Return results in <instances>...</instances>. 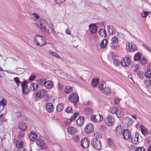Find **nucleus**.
<instances>
[{"mask_svg": "<svg viewBox=\"0 0 151 151\" xmlns=\"http://www.w3.org/2000/svg\"><path fill=\"white\" fill-rule=\"evenodd\" d=\"M33 41L37 46H43L45 43L44 37L39 35H36L35 36Z\"/></svg>", "mask_w": 151, "mask_h": 151, "instance_id": "f257e3e1", "label": "nucleus"}, {"mask_svg": "<svg viewBox=\"0 0 151 151\" xmlns=\"http://www.w3.org/2000/svg\"><path fill=\"white\" fill-rule=\"evenodd\" d=\"M47 93V91L44 89L38 90L36 95L35 100L37 101L40 100L41 98L46 96Z\"/></svg>", "mask_w": 151, "mask_h": 151, "instance_id": "f03ea898", "label": "nucleus"}, {"mask_svg": "<svg viewBox=\"0 0 151 151\" xmlns=\"http://www.w3.org/2000/svg\"><path fill=\"white\" fill-rule=\"evenodd\" d=\"M91 144L93 147L96 150H99L101 149L102 145L100 139L94 138L92 140Z\"/></svg>", "mask_w": 151, "mask_h": 151, "instance_id": "7ed1b4c3", "label": "nucleus"}, {"mask_svg": "<svg viewBox=\"0 0 151 151\" xmlns=\"http://www.w3.org/2000/svg\"><path fill=\"white\" fill-rule=\"evenodd\" d=\"M126 48L130 52H134L137 50L136 45L131 42H127L126 43Z\"/></svg>", "mask_w": 151, "mask_h": 151, "instance_id": "20e7f679", "label": "nucleus"}, {"mask_svg": "<svg viewBox=\"0 0 151 151\" xmlns=\"http://www.w3.org/2000/svg\"><path fill=\"white\" fill-rule=\"evenodd\" d=\"M111 44L110 45L111 48L113 49H116L119 47V45L117 43L119 41L118 38L116 36H114L111 39Z\"/></svg>", "mask_w": 151, "mask_h": 151, "instance_id": "39448f33", "label": "nucleus"}, {"mask_svg": "<svg viewBox=\"0 0 151 151\" xmlns=\"http://www.w3.org/2000/svg\"><path fill=\"white\" fill-rule=\"evenodd\" d=\"M91 120L94 122H101L103 119L102 116L100 114H92L90 116Z\"/></svg>", "mask_w": 151, "mask_h": 151, "instance_id": "423d86ee", "label": "nucleus"}, {"mask_svg": "<svg viewBox=\"0 0 151 151\" xmlns=\"http://www.w3.org/2000/svg\"><path fill=\"white\" fill-rule=\"evenodd\" d=\"M133 120L129 117H125L122 120V124L125 127H128L132 124Z\"/></svg>", "mask_w": 151, "mask_h": 151, "instance_id": "0eeeda50", "label": "nucleus"}, {"mask_svg": "<svg viewBox=\"0 0 151 151\" xmlns=\"http://www.w3.org/2000/svg\"><path fill=\"white\" fill-rule=\"evenodd\" d=\"M69 99L72 102H76L79 100V96L76 93L71 94L69 96Z\"/></svg>", "mask_w": 151, "mask_h": 151, "instance_id": "6e6552de", "label": "nucleus"}, {"mask_svg": "<svg viewBox=\"0 0 151 151\" xmlns=\"http://www.w3.org/2000/svg\"><path fill=\"white\" fill-rule=\"evenodd\" d=\"M81 145L82 147L84 148H86L90 145V142L87 138H84L82 139L81 141Z\"/></svg>", "mask_w": 151, "mask_h": 151, "instance_id": "1a4fd4ad", "label": "nucleus"}, {"mask_svg": "<svg viewBox=\"0 0 151 151\" xmlns=\"http://www.w3.org/2000/svg\"><path fill=\"white\" fill-rule=\"evenodd\" d=\"M105 122L109 126H112L114 123V119L111 116H108L105 119Z\"/></svg>", "mask_w": 151, "mask_h": 151, "instance_id": "9d476101", "label": "nucleus"}, {"mask_svg": "<svg viewBox=\"0 0 151 151\" xmlns=\"http://www.w3.org/2000/svg\"><path fill=\"white\" fill-rule=\"evenodd\" d=\"M94 131L93 126L91 123L87 124L86 127L85 132L87 134H89Z\"/></svg>", "mask_w": 151, "mask_h": 151, "instance_id": "9b49d317", "label": "nucleus"}, {"mask_svg": "<svg viewBox=\"0 0 151 151\" xmlns=\"http://www.w3.org/2000/svg\"><path fill=\"white\" fill-rule=\"evenodd\" d=\"M130 60L128 57H125L122 60L121 63L123 66H127L130 63Z\"/></svg>", "mask_w": 151, "mask_h": 151, "instance_id": "f8f14e48", "label": "nucleus"}, {"mask_svg": "<svg viewBox=\"0 0 151 151\" xmlns=\"http://www.w3.org/2000/svg\"><path fill=\"white\" fill-rule=\"evenodd\" d=\"M21 84L23 94L24 95H26L29 92V90L27 88L26 83L25 82H22Z\"/></svg>", "mask_w": 151, "mask_h": 151, "instance_id": "ddd939ff", "label": "nucleus"}, {"mask_svg": "<svg viewBox=\"0 0 151 151\" xmlns=\"http://www.w3.org/2000/svg\"><path fill=\"white\" fill-rule=\"evenodd\" d=\"M122 134L123 138L125 140L128 139L131 136L129 132L127 129L124 130L122 132Z\"/></svg>", "mask_w": 151, "mask_h": 151, "instance_id": "4468645a", "label": "nucleus"}, {"mask_svg": "<svg viewBox=\"0 0 151 151\" xmlns=\"http://www.w3.org/2000/svg\"><path fill=\"white\" fill-rule=\"evenodd\" d=\"M46 23L43 24L42 22H39L37 24V25L40 28L42 31L43 32H47L48 33L50 34V32L49 31V30L47 29L46 28L45 24Z\"/></svg>", "mask_w": 151, "mask_h": 151, "instance_id": "2eb2a0df", "label": "nucleus"}, {"mask_svg": "<svg viewBox=\"0 0 151 151\" xmlns=\"http://www.w3.org/2000/svg\"><path fill=\"white\" fill-rule=\"evenodd\" d=\"M138 133L135 134L134 135H133L131 137L132 142L134 144H137L139 143L138 141Z\"/></svg>", "mask_w": 151, "mask_h": 151, "instance_id": "dca6fc26", "label": "nucleus"}, {"mask_svg": "<svg viewBox=\"0 0 151 151\" xmlns=\"http://www.w3.org/2000/svg\"><path fill=\"white\" fill-rule=\"evenodd\" d=\"M89 27L91 32L92 34H94L97 31V26L95 24H90Z\"/></svg>", "mask_w": 151, "mask_h": 151, "instance_id": "f3484780", "label": "nucleus"}, {"mask_svg": "<svg viewBox=\"0 0 151 151\" xmlns=\"http://www.w3.org/2000/svg\"><path fill=\"white\" fill-rule=\"evenodd\" d=\"M77 131L76 128L73 127H68L67 129L68 133L71 135H73L75 134Z\"/></svg>", "mask_w": 151, "mask_h": 151, "instance_id": "a211bd4d", "label": "nucleus"}, {"mask_svg": "<svg viewBox=\"0 0 151 151\" xmlns=\"http://www.w3.org/2000/svg\"><path fill=\"white\" fill-rule=\"evenodd\" d=\"M46 109L47 111L49 112H52L54 110V107L52 104L51 103H47L46 104Z\"/></svg>", "mask_w": 151, "mask_h": 151, "instance_id": "6ab92c4d", "label": "nucleus"}, {"mask_svg": "<svg viewBox=\"0 0 151 151\" xmlns=\"http://www.w3.org/2000/svg\"><path fill=\"white\" fill-rule=\"evenodd\" d=\"M85 114L87 115H90L93 113V109L90 107H86L84 109Z\"/></svg>", "mask_w": 151, "mask_h": 151, "instance_id": "aec40b11", "label": "nucleus"}, {"mask_svg": "<svg viewBox=\"0 0 151 151\" xmlns=\"http://www.w3.org/2000/svg\"><path fill=\"white\" fill-rule=\"evenodd\" d=\"M19 129L21 131H25L27 128V125L24 122H21L18 127Z\"/></svg>", "mask_w": 151, "mask_h": 151, "instance_id": "412c9836", "label": "nucleus"}, {"mask_svg": "<svg viewBox=\"0 0 151 151\" xmlns=\"http://www.w3.org/2000/svg\"><path fill=\"white\" fill-rule=\"evenodd\" d=\"M44 86L47 88L50 89L53 87V83L50 81H46L45 82Z\"/></svg>", "mask_w": 151, "mask_h": 151, "instance_id": "4be33fe9", "label": "nucleus"}, {"mask_svg": "<svg viewBox=\"0 0 151 151\" xmlns=\"http://www.w3.org/2000/svg\"><path fill=\"white\" fill-rule=\"evenodd\" d=\"M47 52L49 54L53 57H55L57 59H59L60 57L59 55L56 52H54L52 50H50L47 51Z\"/></svg>", "mask_w": 151, "mask_h": 151, "instance_id": "5701e85b", "label": "nucleus"}, {"mask_svg": "<svg viewBox=\"0 0 151 151\" xmlns=\"http://www.w3.org/2000/svg\"><path fill=\"white\" fill-rule=\"evenodd\" d=\"M29 137L31 141H33L37 139V134L35 132H31L29 134Z\"/></svg>", "mask_w": 151, "mask_h": 151, "instance_id": "b1692460", "label": "nucleus"}, {"mask_svg": "<svg viewBox=\"0 0 151 151\" xmlns=\"http://www.w3.org/2000/svg\"><path fill=\"white\" fill-rule=\"evenodd\" d=\"M107 29L108 30L109 33L110 35H112L115 32L114 28L112 26H108L107 27Z\"/></svg>", "mask_w": 151, "mask_h": 151, "instance_id": "393cba45", "label": "nucleus"}, {"mask_svg": "<svg viewBox=\"0 0 151 151\" xmlns=\"http://www.w3.org/2000/svg\"><path fill=\"white\" fill-rule=\"evenodd\" d=\"M99 34L102 37H106L107 35L105 30L104 29H101L99 31Z\"/></svg>", "mask_w": 151, "mask_h": 151, "instance_id": "a878e982", "label": "nucleus"}, {"mask_svg": "<svg viewBox=\"0 0 151 151\" xmlns=\"http://www.w3.org/2000/svg\"><path fill=\"white\" fill-rule=\"evenodd\" d=\"M141 131L144 136H146L148 134V132L147 129L142 125L140 126Z\"/></svg>", "mask_w": 151, "mask_h": 151, "instance_id": "bb28decb", "label": "nucleus"}, {"mask_svg": "<svg viewBox=\"0 0 151 151\" xmlns=\"http://www.w3.org/2000/svg\"><path fill=\"white\" fill-rule=\"evenodd\" d=\"M38 85L37 84L32 83L30 86V89L33 91H35L38 88Z\"/></svg>", "mask_w": 151, "mask_h": 151, "instance_id": "cd10ccee", "label": "nucleus"}, {"mask_svg": "<svg viewBox=\"0 0 151 151\" xmlns=\"http://www.w3.org/2000/svg\"><path fill=\"white\" fill-rule=\"evenodd\" d=\"M84 118L83 117H80L76 121L77 124L78 126H81L83 124Z\"/></svg>", "mask_w": 151, "mask_h": 151, "instance_id": "c85d7f7f", "label": "nucleus"}, {"mask_svg": "<svg viewBox=\"0 0 151 151\" xmlns=\"http://www.w3.org/2000/svg\"><path fill=\"white\" fill-rule=\"evenodd\" d=\"M123 110L124 108L122 107L119 108L118 109H117V111L116 112V114L118 117L120 118L122 116V111Z\"/></svg>", "mask_w": 151, "mask_h": 151, "instance_id": "c756f323", "label": "nucleus"}, {"mask_svg": "<svg viewBox=\"0 0 151 151\" xmlns=\"http://www.w3.org/2000/svg\"><path fill=\"white\" fill-rule=\"evenodd\" d=\"M122 128L121 125H119L116 128V132L117 134L119 135L122 133Z\"/></svg>", "mask_w": 151, "mask_h": 151, "instance_id": "7c9ffc66", "label": "nucleus"}, {"mask_svg": "<svg viewBox=\"0 0 151 151\" xmlns=\"http://www.w3.org/2000/svg\"><path fill=\"white\" fill-rule=\"evenodd\" d=\"M145 75L147 78H149L151 77V66H149V68L147 70Z\"/></svg>", "mask_w": 151, "mask_h": 151, "instance_id": "2f4dec72", "label": "nucleus"}, {"mask_svg": "<svg viewBox=\"0 0 151 151\" xmlns=\"http://www.w3.org/2000/svg\"><path fill=\"white\" fill-rule=\"evenodd\" d=\"M108 43V42L106 39H104L102 41L100 44V47L102 48H105L106 47Z\"/></svg>", "mask_w": 151, "mask_h": 151, "instance_id": "473e14b6", "label": "nucleus"}, {"mask_svg": "<svg viewBox=\"0 0 151 151\" xmlns=\"http://www.w3.org/2000/svg\"><path fill=\"white\" fill-rule=\"evenodd\" d=\"M46 81V80L45 78H41L38 80L37 82L38 84L42 86H44Z\"/></svg>", "mask_w": 151, "mask_h": 151, "instance_id": "72a5a7b5", "label": "nucleus"}, {"mask_svg": "<svg viewBox=\"0 0 151 151\" xmlns=\"http://www.w3.org/2000/svg\"><path fill=\"white\" fill-rule=\"evenodd\" d=\"M144 84L148 88L150 87L151 88V78L150 80H146L144 81Z\"/></svg>", "mask_w": 151, "mask_h": 151, "instance_id": "f704fd0d", "label": "nucleus"}, {"mask_svg": "<svg viewBox=\"0 0 151 151\" xmlns=\"http://www.w3.org/2000/svg\"><path fill=\"white\" fill-rule=\"evenodd\" d=\"M99 80L98 79H94L91 81V85L93 87H95L97 85Z\"/></svg>", "mask_w": 151, "mask_h": 151, "instance_id": "c9c22d12", "label": "nucleus"}, {"mask_svg": "<svg viewBox=\"0 0 151 151\" xmlns=\"http://www.w3.org/2000/svg\"><path fill=\"white\" fill-rule=\"evenodd\" d=\"M23 145V142L21 140H18L16 144V146L19 149L20 148H22V146Z\"/></svg>", "mask_w": 151, "mask_h": 151, "instance_id": "e433bc0d", "label": "nucleus"}, {"mask_svg": "<svg viewBox=\"0 0 151 151\" xmlns=\"http://www.w3.org/2000/svg\"><path fill=\"white\" fill-rule=\"evenodd\" d=\"M64 106L62 104H58L57 106L56 110L58 112L61 111L63 109Z\"/></svg>", "mask_w": 151, "mask_h": 151, "instance_id": "4c0bfd02", "label": "nucleus"}, {"mask_svg": "<svg viewBox=\"0 0 151 151\" xmlns=\"http://www.w3.org/2000/svg\"><path fill=\"white\" fill-rule=\"evenodd\" d=\"M111 92V89L108 87L105 88L104 90L103 93L106 95H109Z\"/></svg>", "mask_w": 151, "mask_h": 151, "instance_id": "58836bf2", "label": "nucleus"}, {"mask_svg": "<svg viewBox=\"0 0 151 151\" xmlns=\"http://www.w3.org/2000/svg\"><path fill=\"white\" fill-rule=\"evenodd\" d=\"M73 89L72 87L70 86H67L65 90V92L67 93H70Z\"/></svg>", "mask_w": 151, "mask_h": 151, "instance_id": "ea45409f", "label": "nucleus"}, {"mask_svg": "<svg viewBox=\"0 0 151 151\" xmlns=\"http://www.w3.org/2000/svg\"><path fill=\"white\" fill-rule=\"evenodd\" d=\"M94 136L95 137V138H97L100 139H99L102 137V134L98 132H95L94 133Z\"/></svg>", "mask_w": 151, "mask_h": 151, "instance_id": "a19ab883", "label": "nucleus"}, {"mask_svg": "<svg viewBox=\"0 0 151 151\" xmlns=\"http://www.w3.org/2000/svg\"><path fill=\"white\" fill-rule=\"evenodd\" d=\"M140 54L139 52H138L134 56V60L135 61H138L141 58Z\"/></svg>", "mask_w": 151, "mask_h": 151, "instance_id": "79ce46f5", "label": "nucleus"}, {"mask_svg": "<svg viewBox=\"0 0 151 151\" xmlns=\"http://www.w3.org/2000/svg\"><path fill=\"white\" fill-rule=\"evenodd\" d=\"M117 111V108L116 107H111L109 110V111L112 114L116 113V112Z\"/></svg>", "mask_w": 151, "mask_h": 151, "instance_id": "37998d69", "label": "nucleus"}, {"mask_svg": "<svg viewBox=\"0 0 151 151\" xmlns=\"http://www.w3.org/2000/svg\"><path fill=\"white\" fill-rule=\"evenodd\" d=\"M36 143L38 145L42 147L44 145V141L41 139H38Z\"/></svg>", "mask_w": 151, "mask_h": 151, "instance_id": "c03bdc74", "label": "nucleus"}, {"mask_svg": "<svg viewBox=\"0 0 151 151\" xmlns=\"http://www.w3.org/2000/svg\"><path fill=\"white\" fill-rule=\"evenodd\" d=\"M6 101L4 99H3L0 101V105L3 107H4L6 105Z\"/></svg>", "mask_w": 151, "mask_h": 151, "instance_id": "a18cd8bd", "label": "nucleus"}, {"mask_svg": "<svg viewBox=\"0 0 151 151\" xmlns=\"http://www.w3.org/2000/svg\"><path fill=\"white\" fill-rule=\"evenodd\" d=\"M65 111L68 113H73V111L72 109L70 107H68L65 109Z\"/></svg>", "mask_w": 151, "mask_h": 151, "instance_id": "49530a36", "label": "nucleus"}, {"mask_svg": "<svg viewBox=\"0 0 151 151\" xmlns=\"http://www.w3.org/2000/svg\"><path fill=\"white\" fill-rule=\"evenodd\" d=\"M73 139L75 142H77L80 140V137L78 135H75L73 137Z\"/></svg>", "mask_w": 151, "mask_h": 151, "instance_id": "de8ad7c7", "label": "nucleus"}, {"mask_svg": "<svg viewBox=\"0 0 151 151\" xmlns=\"http://www.w3.org/2000/svg\"><path fill=\"white\" fill-rule=\"evenodd\" d=\"M117 35L118 37L124 40L125 38V36L122 33L118 32L117 33Z\"/></svg>", "mask_w": 151, "mask_h": 151, "instance_id": "09e8293b", "label": "nucleus"}, {"mask_svg": "<svg viewBox=\"0 0 151 151\" xmlns=\"http://www.w3.org/2000/svg\"><path fill=\"white\" fill-rule=\"evenodd\" d=\"M148 12L146 11H144L141 14V16L143 18H146L148 16Z\"/></svg>", "mask_w": 151, "mask_h": 151, "instance_id": "8fccbe9b", "label": "nucleus"}, {"mask_svg": "<svg viewBox=\"0 0 151 151\" xmlns=\"http://www.w3.org/2000/svg\"><path fill=\"white\" fill-rule=\"evenodd\" d=\"M147 60L144 58H143L140 60V63L142 65H144L146 64L147 63Z\"/></svg>", "mask_w": 151, "mask_h": 151, "instance_id": "3c124183", "label": "nucleus"}, {"mask_svg": "<svg viewBox=\"0 0 151 151\" xmlns=\"http://www.w3.org/2000/svg\"><path fill=\"white\" fill-rule=\"evenodd\" d=\"M104 83V82L103 81H101L99 83V87L101 90H102L103 89Z\"/></svg>", "mask_w": 151, "mask_h": 151, "instance_id": "603ef678", "label": "nucleus"}, {"mask_svg": "<svg viewBox=\"0 0 151 151\" xmlns=\"http://www.w3.org/2000/svg\"><path fill=\"white\" fill-rule=\"evenodd\" d=\"M142 46L145 49L148 50L149 52H150L151 54V50L150 49V48H149L147 45H146L145 44H143L142 45Z\"/></svg>", "mask_w": 151, "mask_h": 151, "instance_id": "864d4df0", "label": "nucleus"}, {"mask_svg": "<svg viewBox=\"0 0 151 151\" xmlns=\"http://www.w3.org/2000/svg\"><path fill=\"white\" fill-rule=\"evenodd\" d=\"M132 68H133V70L135 71H136L139 69V65H133L132 66Z\"/></svg>", "mask_w": 151, "mask_h": 151, "instance_id": "5fc2aeb1", "label": "nucleus"}, {"mask_svg": "<svg viewBox=\"0 0 151 151\" xmlns=\"http://www.w3.org/2000/svg\"><path fill=\"white\" fill-rule=\"evenodd\" d=\"M63 86L64 85L62 83H59L57 86V88H58V90L60 91L61 90Z\"/></svg>", "mask_w": 151, "mask_h": 151, "instance_id": "6e6d98bb", "label": "nucleus"}, {"mask_svg": "<svg viewBox=\"0 0 151 151\" xmlns=\"http://www.w3.org/2000/svg\"><path fill=\"white\" fill-rule=\"evenodd\" d=\"M113 63L116 66H117L120 64V62L116 59H114Z\"/></svg>", "mask_w": 151, "mask_h": 151, "instance_id": "4d7b16f0", "label": "nucleus"}, {"mask_svg": "<svg viewBox=\"0 0 151 151\" xmlns=\"http://www.w3.org/2000/svg\"><path fill=\"white\" fill-rule=\"evenodd\" d=\"M14 81L16 82V84L19 86V84L20 83H21L19 81V79L17 77H15L14 78Z\"/></svg>", "mask_w": 151, "mask_h": 151, "instance_id": "13d9d810", "label": "nucleus"}, {"mask_svg": "<svg viewBox=\"0 0 151 151\" xmlns=\"http://www.w3.org/2000/svg\"><path fill=\"white\" fill-rule=\"evenodd\" d=\"M79 114L78 112H76L73 115V116H72L71 117V119L72 120H74L76 118L78 115Z\"/></svg>", "mask_w": 151, "mask_h": 151, "instance_id": "bf43d9fd", "label": "nucleus"}, {"mask_svg": "<svg viewBox=\"0 0 151 151\" xmlns=\"http://www.w3.org/2000/svg\"><path fill=\"white\" fill-rule=\"evenodd\" d=\"M73 120H72L71 119V118H70L69 119H68L67 120V121L65 122V125L66 126H68L70 125V122L71 121H73Z\"/></svg>", "mask_w": 151, "mask_h": 151, "instance_id": "052dcab7", "label": "nucleus"}, {"mask_svg": "<svg viewBox=\"0 0 151 151\" xmlns=\"http://www.w3.org/2000/svg\"><path fill=\"white\" fill-rule=\"evenodd\" d=\"M138 76L140 78H142L143 73L141 72V71H139L137 73Z\"/></svg>", "mask_w": 151, "mask_h": 151, "instance_id": "680f3d73", "label": "nucleus"}, {"mask_svg": "<svg viewBox=\"0 0 151 151\" xmlns=\"http://www.w3.org/2000/svg\"><path fill=\"white\" fill-rule=\"evenodd\" d=\"M36 78V76L34 75H31L29 77V80L30 81H32Z\"/></svg>", "mask_w": 151, "mask_h": 151, "instance_id": "e2e57ef3", "label": "nucleus"}, {"mask_svg": "<svg viewBox=\"0 0 151 151\" xmlns=\"http://www.w3.org/2000/svg\"><path fill=\"white\" fill-rule=\"evenodd\" d=\"M32 15L33 17H35V18L36 19H39L40 16L39 15L36 13H34L32 14Z\"/></svg>", "mask_w": 151, "mask_h": 151, "instance_id": "0e129e2a", "label": "nucleus"}, {"mask_svg": "<svg viewBox=\"0 0 151 151\" xmlns=\"http://www.w3.org/2000/svg\"><path fill=\"white\" fill-rule=\"evenodd\" d=\"M111 56L113 59L114 60V59H116V58L118 57V55L116 53L113 52L112 53Z\"/></svg>", "mask_w": 151, "mask_h": 151, "instance_id": "69168bd1", "label": "nucleus"}, {"mask_svg": "<svg viewBox=\"0 0 151 151\" xmlns=\"http://www.w3.org/2000/svg\"><path fill=\"white\" fill-rule=\"evenodd\" d=\"M136 151H145V149L143 147H139L136 149Z\"/></svg>", "mask_w": 151, "mask_h": 151, "instance_id": "338daca9", "label": "nucleus"}, {"mask_svg": "<svg viewBox=\"0 0 151 151\" xmlns=\"http://www.w3.org/2000/svg\"><path fill=\"white\" fill-rule=\"evenodd\" d=\"M17 151H27V150L25 147H22V148L18 149Z\"/></svg>", "mask_w": 151, "mask_h": 151, "instance_id": "774afa93", "label": "nucleus"}]
</instances>
